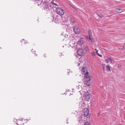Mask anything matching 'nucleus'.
Returning <instances> with one entry per match:
<instances>
[{"label":"nucleus","instance_id":"20","mask_svg":"<svg viewBox=\"0 0 125 125\" xmlns=\"http://www.w3.org/2000/svg\"><path fill=\"white\" fill-rule=\"evenodd\" d=\"M98 15L101 18H102L103 17V16L101 14L100 15H99V14H98Z\"/></svg>","mask_w":125,"mask_h":125},{"label":"nucleus","instance_id":"19","mask_svg":"<svg viewBox=\"0 0 125 125\" xmlns=\"http://www.w3.org/2000/svg\"><path fill=\"white\" fill-rule=\"evenodd\" d=\"M90 124L88 122H85L84 124V125H90Z\"/></svg>","mask_w":125,"mask_h":125},{"label":"nucleus","instance_id":"9","mask_svg":"<svg viewBox=\"0 0 125 125\" xmlns=\"http://www.w3.org/2000/svg\"><path fill=\"white\" fill-rule=\"evenodd\" d=\"M82 74H85V75H88V72L85 71L84 68H83L82 70Z\"/></svg>","mask_w":125,"mask_h":125},{"label":"nucleus","instance_id":"17","mask_svg":"<svg viewBox=\"0 0 125 125\" xmlns=\"http://www.w3.org/2000/svg\"><path fill=\"white\" fill-rule=\"evenodd\" d=\"M89 35L92 37V33L91 31L90 30L89 31H88Z\"/></svg>","mask_w":125,"mask_h":125},{"label":"nucleus","instance_id":"2","mask_svg":"<svg viewBox=\"0 0 125 125\" xmlns=\"http://www.w3.org/2000/svg\"><path fill=\"white\" fill-rule=\"evenodd\" d=\"M56 12L57 14L61 16L63 15L64 14L63 10L60 7H58L56 9Z\"/></svg>","mask_w":125,"mask_h":125},{"label":"nucleus","instance_id":"10","mask_svg":"<svg viewBox=\"0 0 125 125\" xmlns=\"http://www.w3.org/2000/svg\"><path fill=\"white\" fill-rule=\"evenodd\" d=\"M55 20L56 21V22L57 23H59L61 19V17H60L58 16H56V18H55Z\"/></svg>","mask_w":125,"mask_h":125},{"label":"nucleus","instance_id":"7","mask_svg":"<svg viewBox=\"0 0 125 125\" xmlns=\"http://www.w3.org/2000/svg\"><path fill=\"white\" fill-rule=\"evenodd\" d=\"M84 78L85 79H86L87 80L86 81L89 82L91 80V79L92 78V76L91 75L89 76L88 75H84Z\"/></svg>","mask_w":125,"mask_h":125},{"label":"nucleus","instance_id":"21","mask_svg":"<svg viewBox=\"0 0 125 125\" xmlns=\"http://www.w3.org/2000/svg\"><path fill=\"white\" fill-rule=\"evenodd\" d=\"M98 55V56H99L100 57H101L102 56L101 55H100L99 53H98V55Z\"/></svg>","mask_w":125,"mask_h":125},{"label":"nucleus","instance_id":"23","mask_svg":"<svg viewBox=\"0 0 125 125\" xmlns=\"http://www.w3.org/2000/svg\"><path fill=\"white\" fill-rule=\"evenodd\" d=\"M98 52V51L97 50V51H96V53L97 54V55H98V53H99Z\"/></svg>","mask_w":125,"mask_h":125},{"label":"nucleus","instance_id":"5","mask_svg":"<svg viewBox=\"0 0 125 125\" xmlns=\"http://www.w3.org/2000/svg\"><path fill=\"white\" fill-rule=\"evenodd\" d=\"M105 61L107 63H108L109 62L113 64H114V60L110 57H107V58L105 59Z\"/></svg>","mask_w":125,"mask_h":125},{"label":"nucleus","instance_id":"16","mask_svg":"<svg viewBox=\"0 0 125 125\" xmlns=\"http://www.w3.org/2000/svg\"><path fill=\"white\" fill-rule=\"evenodd\" d=\"M82 41H79L78 42V44L80 45H82L83 43L82 42Z\"/></svg>","mask_w":125,"mask_h":125},{"label":"nucleus","instance_id":"3","mask_svg":"<svg viewBox=\"0 0 125 125\" xmlns=\"http://www.w3.org/2000/svg\"><path fill=\"white\" fill-rule=\"evenodd\" d=\"M89 111L88 109L87 108H85L82 112V115L84 117L86 116L89 114Z\"/></svg>","mask_w":125,"mask_h":125},{"label":"nucleus","instance_id":"1","mask_svg":"<svg viewBox=\"0 0 125 125\" xmlns=\"http://www.w3.org/2000/svg\"><path fill=\"white\" fill-rule=\"evenodd\" d=\"M40 5L44 7V9L46 11H48L49 10L50 5L47 2L41 1L40 4H38V6Z\"/></svg>","mask_w":125,"mask_h":125},{"label":"nucleus","instance_id":"33","mask_svg":"<svg viewBox=\"0 0 125 125\" xmlns=\"http://www.w3.org/2000/svg\"><path fill=\"white\" fill-rule=\"evenodd\" d=\"M61 54H62V53H61Z\"/></svg>","mask_w":125,"mask_h":125},{"label":"nucleus","instance_id":"29","mask_svg":"<svg viewBox=\"0 0 125 125\" xmlns=\"http://www.w3.org/2000/svg\"><path fill=\"white\" fill-rule=\"evenodd\" d=\"M118 66L119 67H120L121 66L119 65H118Z\"/></svg>","mask_w":125,"mask_h":125},{"label":"nucleus","instance_id":"24","mask_svg":"<svg viewBox=\"0 0 125 125\" xmlns=\"http://www.w3.org/2000/svg\"><path fill=\"white\" fill-rule=\"evenodd\" d=\"M23 119L22 118H21V119L20 120H21V121H22L23 120Z\"/></svg>","mask_w":125,"mask_h":125},{"label":"nucleus","instance_id":"34","mask_svg":"<svg viewBox=\"0 0 125 125\" xmlns=\"http://www.w3.org/2000/svg\"><path fill=\"white\" fill-rule=\"evenodd\" d=\"M26 120H28V119H26Z\"/></svg>","mask_w":125,"mask_h":125},{"label":"nucleus","instance_id":"14","mask_svg":"<svg viewBox=\"0 0 125 125\" xmlns=\"http://www.w3.org/2000/svg\"><path fill=\"white\" fill-rule=\"evenodd\" d=\"M106 69L108 71H111L110 67L108 65H107L106 66Z\"/></svg>","mask_w":125,"mask_h":125},{"label":"nucleus","instance_id":"8","mask_svg":"<svg viewBox=\"0 0 125 125\" xmlns=\"http://www.w3.org/2000/svg\"><path fill=\"white\" fill-rule=\"evenodd\" d=\"M77 53L78 54L79 56H82L83 55V51L80 49H77Z\"/></svg>","mask_w":125,"mask_h":125},{"label":"nucleus","instance_id":"22","mask_svg":"<svg viewBox=\"0 0 125 125\" xmlns=\"http://www.w3.org/2000/svg\"><path fill=\"white\" fill-rule=\"evenodd\" d=\"M81 87V86H80V85H79V86H77V88L78 89H79V88L80 87Z\"/></svg>","mask_w":125,"mask_h":125},{"label":"nucleus","instance_id":"27","mask_svg":"<svg viewBox=\"0 0 125 125\" xmlns=\"http://www.w3.org/2000/svg\"><path fill=\"white\" fill-rule=\"evenodd\" d=\"M80 65V63H78V66H79Z\"/></svg>","mask_w":125,"mask_h":125},{"label":"nucleus","instance_id":"6","mask_svg":"<svg viewBox=\"0 0 125 125\" xmlns=\"http://www.w3.org/2000/svg\"><path fill=\"white\" fill-rule=\"evenodd\" d=\"M84 97L86 100H88L90 98V94L88 92H85L84 94Z\"/></svg>","mask_w":125,"mask_h":125},{"label":"nucleus","instance_id":"12","mask_svg":"<svg viewBox=\"0 0 125 125\" xmlns=\"http://www.w3.org/2000/svg\"><path fill=\"white\" fill-rule=\"evenodd\" d=\"M86 39H88L89 40H91L92 41V40L93 39L92 37H91L89 35L86 36Z\"/></svg>","mask_w":125,"mask_h":125},{"label":"nucleus","instance_id":"31","mask_svg":"<svg viewBox=\"0 0 125 125\" xmlns=\"http://www.w3.org/2000/svg\"><path fill=\"white\" fill-rule=\"evenodd\" d=\"M24 42H25V43H26V42H25V41H24Z\"/></svg>","mask_w":125,"mask_h":125},{"label":"nucleus","instance_id":"11","mask_svg":"<svg viewBox=\"0 0 125 125\" xmlns=\"http://www.w3.org/2000/svg\"><path fill=\"white\" fill-rule=\"evenodd\" d=\"M122 10V9H120L119 8H117L115 10V11L116 12H117L118 13H121L122 12V11L121 12L119 11H121Z\"/></svg>","mask_w":125,"mask_h":125},{"label":"nucleus","instance_id":"15","mask_svg":"<svg viewBox=\"0 0 125 125\" xmlns=\"http://www.w3.org/2000/svg\"><path fill=\"white\" fill-rule=\"evenodd\" d=\"M54 0H53L51 2V3L53 5H55L56 6H58V5L56 3H55L54 2Z\"/></svg>","mask_w":125,"mask_h":125},{"label":"nucleus","instance_id":"32","mask_svg":"<svg viewBox=\"0 0 125 125\" xmlns=\"http://www.w3.org/2000/svg\"><path fill=\"white\" fill-rule=\"evenodd\" d=\"M33 50V49H32V50H31V52L32 51V50Z\"/></svg>","mask_w":125,"mask_h":125},{"label":"nucleus","instance_id":"13","mask_svg":"<svg viewBox=\"0 0 125 125\" xmlns=\"http://www.w3.org/2000/svg\"><path fill=\"white\" fill-rule=\"evenodd\" d=\"M84 85H86V86H90V83L89 82H88L87 81H84Z\"/></svg>","mask_w":125,"mask_h":125},{"label":"nucleus","instance_id":"25","mask_svg":"<svg viewBox=\"0 0 125 125\" xmlns=\"http://www.w3.org/2000/svg\"><path fill=\"white\" fill-rule=\"evenodd\" d=\"M17 120L16 119H14V120H13V121H14V122H16V121H17Z\"/></svg>","mask_w":125,"mask_h":125},{"label":"nucleus","instance_id":"28","mask_svg":"<svg viewBox=\"0 0 125 125\" xmlns=\"http://www.w3.org/2000/svg\"><path fill=\"white\" fill-rule=\"evenodd\" d=\"M72 23H74V22H74V21L73 22H72Z\"/></svg>","mask_w":125,"mask_h":125},{"label":"nucleus","instance_id":"4","mask_svg":"<svg viewBox=\"0 0 125 125\" xmlns=\"http://www.w3.org/2000/svg\"><path fill=\"white\" fill-rule=\"evenodd\" d=\"M73 31L76 34H79L80 32V29L77 26H74L73 27Z\"/></svg>","mask_w":125,"mask_h":125},{"label":"nucleus","instance_id":"18","mask_svg":"<svg viewBox=\"0 0 125 125\" xmlns=\"http://www.w3.org/2000/svg\"><path fill=\"white\" fill-rule=\"evenodd\" d=\"M91 54L92 56H95V53L94 52H92Z\"/></svg>","mask_w":125,"mask_h":125},{"label":"nucleus","instance_id":"36","mask_svg":"<svg viewBox=\"0 0 125 125\" xmlns=\"http://www.w3.org/2000/svg\"><path fill=\"white\" fill-rule=\"evenodd\" d=\"M22 42V41H21V42Z\"/></svg>","mask_w":125,"mask_h":125},{"label":"nucleus","instance_id":"30","mask_svg":"<svg viewBox=\"0 0 125 125\" xmlns=\"http://www.w3.org/2000/svg\"><path fill=\"white\" fill-rule=\"evenodd\" d=\"M16 124H17V125H19L17 123H16Z\"/></svg>","mask_w":125,"mask_h":125},{"label":"nucleus","instance_id":"35","mask_svg":"<svg viewBox=\"0 0 125 125\" xmlns=\"http://www.w3.org/2000/svg\"><path fill=\"white\" fill-rule=\"evenodd\" d=\"M95 50H96V49H95Z\"/></svg>","mask_w":125,"mask_h":125},{"label":"nucleus","instance_id":"26","mask_svg":"<svg viewBox=\"0 0 125 125\" xmlns=\"http://www.w3.org/2000/svg\"><path fill=\"white\" fill-rule=\"evenodd\" d=\"M123 48H125V45L124 46Z\"/></svg>","mask_w":125,"mask_h":125}]
</instances>
